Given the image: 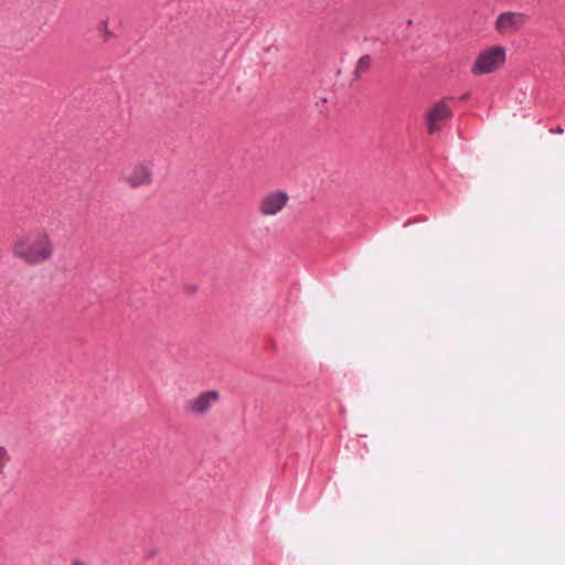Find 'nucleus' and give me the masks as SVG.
<instances>
[{
    "label": "nucleus",
    "instance_id": "obj_1",
    "mask_svg": "<svg viewBox=\"0 0 565 565\" xmlns=\"http://www.w3.org/2000/svg\"><path fill=\"white\" fill-rule=\"evenodd\" d=\"M12 256L26 266H39L50 262L55 245L45 228L36 227L18 233L10 245Z\"/></svg>",
    "mask_w": 565,
    "mask_h": 565
},
{
    "label": "nucleus",
    "instance_id": "obj_2",
    "mask_svg": "<svg viewBox=\"0 0 565 565\" xmlns=\"http://www.w3.org/2000/svg\"><path fill=\"white\" fill-rule=\"evenodd\" d=\"M507 50L502 45H492L482 50L471 66V73L476 76L495 72L504 63Z\"/></svg>",
    "mask_w": 565,
    "mask_h": 565
},
{
    "label": "nucleus",
    "instance_id": "obj_3",
    "mask_svg": "<svg viewBox=\"0 0 565 565\" xmlns=\"http://www.w3.org/2000/svg\"><path fill=\"white\" fill-rule=\"evenodd\" d=\"M153 170L149 162L132 163L119 174V182L130 190L149 188L153 183Z\"/></svg>",
    "mask_w": 565,
    "mask_h": 565
},
{
    "label": "nucleus",
    "instance_id": "obj_4",
    "mask_svg": "<svg viewBox=\"0 0 565 565\" xmlns=\"http://www.w3.org/2000/svg\"><path fill=\"white\" fill-rule=\"evenodd\" d=\"M531 17L521 11H503L493 22V29L500 36H512L529 24Z\"/></svg>",
    "mask_w": 565,
    "mask_h": 565
},
{
    "label": "nucleus",
    "instance_id": "obj_5",
    "mask_svg": "<svg viewBox=\"0 0 565 565\" xmlns=\"http://www.w3.org/2000/svg\"><path fill=\"white\" fill-rule=\"evenodd\" d=\"M452 111L448 99L435 103L425 114L426 130L429 135L439 132L451 119Z\"/></svg>",
    "mask_w": 565,
    "mask_h": 565
},
{
    "label": "nucleus",
    "instance_id": "obj_6",
    "mask_svg": "<svg viewBox=\"0 0 565 565\" xmlns=\"http://www.w3.org/2000/svg\"><path fill=\"white\" fill-rule=\"evenodd\" d=\"M220 392L215 390L205 391L186 401L185 412L194 417L207 415L220 401Z\"/></svg>",
    "mask_w": 565,
    "mask_h": 565
},
{
    "label": "nucleus",
    "instance_id": "obj_7",
    "mask_svg": "<svg viewBox=\"0 0 565 565\" xmlns=\"http://www.w3.org/2000/svg\"><path fill=\"white\" fill-rule=\"evenodd\" d=\"M289 195L282 190L267 192L258 202L257 211L264 217H274L287 206Z\"/></svg>",
    "mask_w": 565,
    "mask_h": 565
},
{
    "label": "nucleus",
    "instance_id": "obj_8",
    "mask_svg": "<svg viewBox=\"0 0 565 565\" xmlns=\"http://www.w3.org/2000/svg\"><path fill=\"white\" fill-rule=\"evenodd\" d=\"M10 459L11 458L8 450L4 447L0 446V475L4 472V469L10 462Z\"/></svg>",
    "mask_w": 565,
    "mask_h": 565
},
{
    "label": "nucleus",
    "instance_id": "obj_9",
    "mask_svg": "<svg viewBox=\"0 0 565 565\" xmlns=\"http://www.w3.org/2000/svg\"><path fill=\"white\" fill-rule=\"evenodd\" d=\"M370 64H371V57L369 55H364L362 56L359 61H358V65H356V72L358 73H364L369 70L370 67Z\"/></svg>",
    "mask_w": 565,
    "mask_h": 565
},
{
    "label": "nucleus",
    "instance_id": "obj_10",
    "mask_svg": "<svg viewBox=\"0 0 565 565\" xmlns=\"http://www.w3.org/2000/svg\"><path fill=\"white\" fill-rule=\"evenodd\" d=\"M71 565H85V564L81 561H74Z\"/></svg>",
    "mask_w": 565,
    "mask_h": 565
},
{
    "label": "nucleus",
    "instance_id": "obj_11",
    "mask_svg": "<svg viewBox=\"0 0 565 565\" xmlns=\"http://www.w3.org/2000/svg\"><path fill=\"white\" fill-rule=\"evenodd\" d=\"M556 132L562 134V132H563V129L558 127V128L556 129Z\"/></svg>",
    "mask_w": 565,
    "mask_h": 565
}]
</instances>
